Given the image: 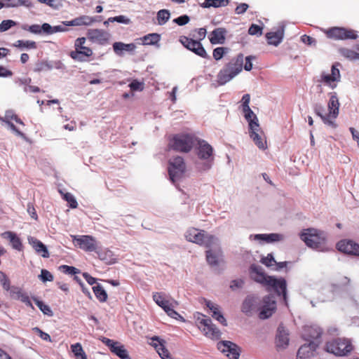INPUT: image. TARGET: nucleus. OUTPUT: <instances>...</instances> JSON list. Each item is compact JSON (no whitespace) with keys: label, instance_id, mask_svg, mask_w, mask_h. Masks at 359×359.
Returning <instances> with one entry per match:
<instances>
[{"label":"nucleus","instance_id":"obj_3","mask_svg":"<svg viewBox=\"0 0 359 359\" xmlns=\"http://www.w3.org/2000/svg\"><path fill=\"white\" fill-rule=\"evenodd\" d=\"M196 138L188 133L176 134L170 138L168 147L175 151L189 153L194 146Z\"/></svg>","mask_w":359,"mask_h":359},{"label":"nucleus","instance_id":"obj_23","mask_svg":"<svg viewBox=\"0 0 359 359\" xmlns=\"http://www.w3.org/2000/svg\"><path fill=\"white\" fill-rule=\"evenodd\" d=\"M244 116L249 123L250 130H260L258 118L251 109L243 110Z\"/></svg>","mask_w":359,"mask_h":359},{"label":"nucleus","instance_id":"obj_61","mask_svg":"<svg viewBox=\"0 0 359 359\" xmlns=\"http://www.w3.org/2000/svg\"><path fill=\"white\" fill-rule=\"evenodd\" d=\"M250 94H245L243 97H242V100H241V107H242V110H244V109H250V106H249V104H250Z\"/></svg>","mask_w":359,"mask_h":359},{"label":"nucleus","instance_id":"obj_24","mask_svg":"<svg viewBox=\"0 0 359 359\" xmlns=\"http://www.w3.org/2000/svg\"><path fill=\"white\" fill-rule=\"evenodd\" d=\"M288 333L284 327L280 325L276 336V345L278 347L285 348L289 343Z\"/></svg>","mask_w":359,"mask_h":359},{"label":"nucleus","instance_id":"obj_11","mask_svg":"<svg viewBox=\"0 0 359 359\" xmlns=\"http://www.w3.org/2000/svg\"><path fill=\"white\" fill-rule=\"evenodd\" d=\"M91 251L94 252L96 256L106 264L110 265L118 262V255L109 248L100 246L93 237H91Z\"/></svg>","mask_w":359,"mask_h":359},{"label":"nucleus","instance_id":"obj_51","mask_svg":"<svg viewBox=\"0 0 359 359\" xmlns=\"http://www.w3.org/2000/svg\"><path fill=\"white\" fill-rule=\"evenodd\" d=\"M39 278H40V279L43 282L53 281V274L50 271L46 270V269H42L41 270V274L39 276Z\"/></svg>","mask_w":359,"mask_h":359},{"label":"nucleus","instance_id":"obj_22","mask_svg":"<svg viewBox=\"0 0 359 359\" xmlns=\"http://www.w3.org/2000/svg\"><path fill=\"white\" fill-rule=\"evenodd\" d=\"M1 236L4 238L9 240L13 249L18 251H21L22 250L23 246L21 240L15 233L13 231H5L1 234Z\"/></svg>","mask_w":359,"mask_h":359},{"label":"nucleus","instance_id":"obj_58","mask_svg":"<svg viewBox=\"0 0 359 359\" xmlns=\"http://www.w3.org/2000/svg\"><path fill=\"white\" fill-rule=\"evenodd\" d=\"M261 262L266 265V266H271L274 263H276V261L272 255V254H268L266 257H264L262 258Z\"/></svg>","mask_w":359,"mask_h":359},{"label":"nucleus","instance_id":"obj_57","mask_svg":"<svg viewBox=\"0 0 359 359\" xmlns=\"http://www.w3.org/2000/svg\"><path fill=\"white\" fill-rule=\"evenodd\" d=\"M189 17L187 15H181L173 20V22L180 26H183L189 22Z\"/></svg>","mask_w":359,"mask_h":359},{"label":"nucleus","instance_id":"obj_8","mask_svg":"<svg viewBox=\"0 0 359 359\" xmlns=\"http://www.w3.org/2000/svg\"><path fill=\"white\" fill-rule=\"evenodd\" d=\"M328 39L333 40H355L358 38L357 32L344 27H332L323 30Z\"/></svg>","mask_w":359,"mask_h":359},{"label":"nucleus","instance_id":"obj_1","mask_svg":"<svg viewBox=\"0 0 359 359\" xmlns=\"http://www.w3.org/2000/svg\"><path fill=\"white\" fill-rule=\"evenodd\" d=\"M250 273L252 279L266 287L268 291L273 290L278 296L282 295L287 304V284L284 278H276L267 276L262 271V267L256 264L251 265Z\"/></svg>","mask_w":359,"mask_h":359},{"label":"nucleus","instance_id":"obj_16","mask_svg":"<svg viewBox=\"0 0 359 359\" xmlns=\"http://www.w3.org/2000/svg\"><path fill=\"white\" fill-rule=\"evenodd\" d=\"M101 341L109 348L110 351L121 359H131L128 351L119 341H114L107 337H102Z\"/></svg>","mask_w":359,"mask_h":359},{"label":"nucleus","instance_id":"obj_28","mask_svg":"<svg viewBox=\"0 0 359 359\" xmlns=\"http://www.w3.org/2000/svg\"><path fill=\"white\" fill-rule=\"evenodd\" d=\"M30 243L36 252L39 254H41L43 257L48 258L49 257L47 248L41 241L36 238H32Z\"/></svg>","mask_w":359,"mask_h":359},{"label":"nucleus","instance_id":"obj_12","mask_svg":"<svg viewBox=\"0 0 359 359\" xmlns=\"http://www.w3.org/2000/svg\"><path fill=\"white\" fill-rule=\"evenodd\" d=\"M168 165L170 179L174 183L184 175L186 171V164L184 158L177 156L170 159Z\"/></svg>","mask_w":359,"mask_h":359},{"label":"nucleus","instance_id":"obj_25","mask_svg":"<svg viewBox=\"0 0 359 359\" xmlns=\"http://www.w3.org/2000/svg\"><path fill=\"white\" fill-rule=\"evenodd\" d=\"M152 339L158 342V344H154V347L162 359H172L168 350L164 345L165 341L163 340H160L158 337H155Z\"/></svg>","mask_w":359,"mask_h":359},{"label":"nucleus","instance_id":"obj_14","mask_svg":"<svg viewBox=\"0 0 359 359\" xmlns=\"http://www.w3.org/2000/svg\"><path fill=\"white\" fill-rule=\"evenodd\" d=\"M180 41L186 48L192 51L196 55L203 58L210 57L203 45L198 41L185 36H182L180 38Z\"/></svg>","mask_w":359,"mask_h":359},{"label":"nucleus","instance_id":"obj_6","mask_svg":"<svg viewBox=\"0 0 359 359\" xmlns=\"http://www.w3.org/2000/svg\"><path fill=\"white\" fill-rule=\"evenodd\" d=\"M185 237L188 241L203 245L207 248H211L216 240L214 236L205 233V231L196 228L189 229L186 232Z\"/></svg>","mask_w":359,"mask_h":359},{"label":"nucleus","instance_id":"obj_43","mask_svg":"<svg viewBox=\"0 0 359 359\" xmlns=\"http://www.w3.org/2000/svg\"><path fill=\"white\" fill-rule=\"evenodd\" d=\"M86 41V39L85 37L78 38L74 43L75 50H84L85 52H90V48L84 45Z\"/></svg>","mask_w":359,"mask_h":359},{"label":"nucleus","instance_id":"obj_40","mask_svg":"<svg viewBox=\"0 0 359 359\" xmlns=\"http://www.w3.org/2000/svg\"><path fill=\"white\" fill-rule=\"evenodd\" d=\"M161 39L160 34L157 33L149 34L142 38L144 45H154L159 42Z\"/></svg>","mask_w":359,"mask_h":359},{"label":"nucleus","instance_id":"obj_37","mask_svg":"<svg viewBox=\"0 0 359 359\" xmlns=\"http://www.w3.org/2000/svg\"><path fill=\"white\" fill-rule=\"evenodd\" d=\"M255 237L256 238L261 239L266 243L279 241L283 238V236L278 233L257 234Z\"/></svg>","mask_w":359,"mask_h":359},{"label":"nucleus","instance_id":"obj_18","mask_svg":"<svg viewBox=\"0 0 359 359\" xmlns=\"http://www.w3.org/2000/svg\"><path fill=\"white\" fill-rule=\"evenodd\" d=\"M337 249L345 254L359 257V244L351 240H342L337 243Z\"/></svg>","mask_w":359,"mask_h":359},{"label":"nucleus","instance_id":"obj_41","mask_svg":"<svg viewBox=\"0 0 359 359\" xmlns=\"http://www.w3.org/2000/svg\"><path fill=\"white\" fill-rule=\"evenodd\" d=\"M71 349L76 359H87V356L79 343L72 344Z\"/></svg>","mask_w":359,"mask_h":359},{"label":"nucleus","instance_id":"obj_39","mask_svg":"<svg viewBox=\"0 0 359 359\" xmlns=\"http://www.w3.org/2000/svg\"><path fill=\"white\" fill-rule=\"evenodd\" d=\"M90 18L88 16H81L76 18L71 21H66L63 23L67 26H81L83 25H88Z\"/></svg>","mask_w":359,"mask_h":359},{"label":"nucleus","instance_id":"obj_56","mask_svg":"<svg viewBox=\"0 0 359 359\" xmlns=\"http://www.w3.org/2000/svg\"><path fill=\"white\" fill-rule=\"evenodd\" d=\"M18 300H20L22 302L25 303L27 306L34 309V306L32 305L29 299V295L24 291L22 292L21 295H20V297Z\"/></svg>","mask_w":359,"mask_h":359},{"label":"nucleus","instance_id":"obj_10","mask_svg":"<svg viewBox=\"0 0 359 359\" xmlns=\"http://www.w3.org/2000/svg\"><path fill=\"white\" fill-rule=\"evenodd\" d=\"M197 156L200 159L205 160L207 162L204 163L203 170H206L211 168L212 163L214 160L213 148L205 140H197Z\"/></svg>","mask_w":359,"mask_h":359},{"label":"nucleus","instance_id":"obj_54","mask_svg":"<svg viewBox=\"0 0 359 359\" xmlns=\"http://www.w3.org/2000/svg\"><path fill=\"white\" fill-rule=\"evenodd\" d=\"M252 299L251 297H247L243 303L242 310L245 313H248L251 311L252 307Z\"/></svg>","mask_w":359,"mask_h":359},{"label":"nucleus","instance_id":"obj_59","mask_svg":"<svg viewBox=\"0 0 359 359\" xmlns=\"http://www.w3.org/2000/svg\"><path fill=\"white\" fill-rule=\"evenodd\" d=\"M212 316L215 319L218 320L222 325H223L224 326L227 325L226 320L225 318L223 316V315L221 313L219 310L217 311H214V313H212Z\"/></svg>","mask_w":359,"mask_h":359},{"label":"nucleus","instance_id":"obj_20","mask_svg":"<svg viewBox=\"0 0 359 359\" xmlns=\"http://www.w3.org/2000/svg\"><path fill=\"white\" fill-rule=\"evenodd\" d=\"M318 344L314 341H309L300 346L297 351V358L300 359L309 358L313 356Z\"/></svg>","mask_w":359,"mask_h":359},{"label":"nucleus","instance_id":"obj_33","mask_svg":"<svg viewBox=\"0 0 359 359\" xmlns=\"http://www.w3.org/2000/svg\"><path fill=\"white\" fill-rule=\"evenodd\" d=\"M69 56L75 61L84 62L88 60L90 52L74 50L69 53Z\"/></svg>","mask_w":359,"mask_h":359},{"label":"nucleus","instance_id":"obj_50","mask_svg":"<svg viewBox=\"0 0 359 359\" xmlns=\"http://www.w3.org/2000/svg\"><path fill=\"white\" fill-rule=\"evenodd\" d=\"M8 292H10V296L12 299L18 300L23 290L19 287L12 286Z\"/></svg>","mask_w":359,"mask_h":359},{"label":"nucleus","instance_id":"obj_4","mask_svg":"<svg viewBox=\"0 0 359 359\" xmlns=\"http://www.w3.org/2000/svg\"><path fill=\"white\" fill-rule=\"evenodd\" d=\"M354 347L350 339L346 338H337L327 341L325 350L336 356H347L353 350Z\"/></svg>","mask_w":359,"mask_h":359},{"label":"nucleus","instance_id":"obj_64","mask_svg":"<svg viewBox=\"0 0 359 359\" xmlns=\"http://www.w3.org/2000/svg\"><path fill=\"white\" fill-rule=\"evenodd\" d=\"M109 20L111 22L116 21L117 22L123 23V24H128L130 22V20L124 15H118V16H116L114 18H111L109 19Z\"/></svg>","mask_w":359,"mask_h":359},{"label":"nucleus","instance_id":"obj_9","mask_svg":"<svg viewBox=\"0 0 359 359\" xmlns=\"http://www.w3.org/2000/svg\"><path fill=\"white\" fill-rule=\"evenodd\" d=\"M329 95L330 100L327 103L329 112L326 113V116L324 117V123L332 128H336L337 125L335 123V119L337 118L339 113L340 104L337 93H330Z\"/></svg>","mask_w":359,"mask_h":359},{"label":"nucleus","instance_id":"obj_48","mask_svg":"<svg viewBox=\"0 0 359 359\" xmlns=\"http://www.w3.org/2000/svg\"><path fill=\"white\" fill-rule=\"evenodd\" d=\"M16 25L17 22L15 21L12 20H4L0 24V29H1V32H6Z\"/></svg>","mask_w":359,"mask_h":359},{"label":"nucleus","instance_id":"obj_31","mask_svg":"<svg viewBox=\"0 0 359 359\" xmlns=\"http://www.w3.org/2000/svg\"><path fill=\"white\" fill-rule=\"evenodd\" d=\"M6 8L25 6L26 8H31L33 6V3L30 0H4Z\"/></svg>","mask_w":359,"mask_h":359},{"label":"nucleus","instance_id":"obj_34","mask_svg":"<svg viewBox=\"0 0 359 359\" xmlns=\"http://www.w3.org/2000/svg\"><path fill=\"white\" fill-rule=\"evenodd\" d=\"M229 4V0H205L201 6L203 8H219L226 6Z\"/></svg>","mask_w":359,"mask_h":359},{"label":"nucleus","instance_id":"obj_63","mask_svg":"<svg viewBox=\"0 0 359 359\" xmlns=\"http://www.w3.org/2000/svg\"><path fill=\"white\" fill-rule=\"evenodd\" d=\"M324 107L320 104H316L314 107V111L318 116L320 117L323 122L324 123V117L326 116V114H323Z\"/></svg>","mask_w":359,"mask_h":359},{"label":"nucleus","instance_id":"obj_60","mask_svg":"<svg viewBox=\"0 0 359 359\" xmlns=\"http://www.w3.org/2000/svg\"><path fill=\"white\" fill-rule=\"evenodd\" d=\"M33 330L34 331V332H36V334H39V336L43 340L46 341H51V338H50V336L46 333V332H43L41 329H39V327H34L33 329Z\"/></svg>","mask_w":359,"mask_h":359},{"label":"nucleus","instance_id":"obj_62","mask_svg":"<svg viewBox=\"0 0 359 359\" xmlns=\"http://www.w3.org/2000/svg\"><path fill=\"white\" fill-rule=\"evenodd\" d=\"M244 281L242 279L233 280L231 282L230 287L232 290H235L243 287Z\"/></svg>","mask_w":359,"mask_h":359},{"label":"nucleus","instance_id":"obj_26","mask_svg":"<svg viewBox=\"0 0 359 359\" xmlns=\"http://www.w3.org/2000/svg\"><path fill=\"white\" fill-rule=\"evenodd\" d=\"M266 38L269 44L277 46L283 40V29L268 32L266 34Z\"/></svg>","mask_w":359,"mask_h":359},{"label":"nucleus","instance_id":"obj_38","mask_svg":"<svg viewBox=\"0 0 359 359\" xmlns=\"http://www.w3.org/2000/svg\"><path fill=\"white\" fill-rule=\"evenodd\" d=\"M170 18V13L167 9H161L158 11L156 15L157 23L159 25H165Z\"/></svg>","mask_w":359,"mask_h":359},{"label":"nucleus","instance_id":"obj_52","mask_svg":"<svg viewBox=\"0 0 359 359\" xmlns=\"http://www.w3.org/2000/svg\"><path fill=\"white\" fill-rule=\"evenodd\" d=\"M41 3L46 4V5L53 8H58L62 6V2L60 0H38Z\"/></svg>","mask_w":359,"mask_h":359},{"label":"nucleus","instance_id":"obj_7","mask_svg":"<svg viewBox=\"0 0 359 359\" xmlns=\"http://www.w3.org/2000/svg\"><path fill=\"white\" fill-rule=\"evenodd\" d=\"M195 318L198 328L204 332L205 336L212 339H219L221 332L215 325L212 324L210 318L201 313H197Z\"/></svg>","mask_w":359,"mask_h":359},{"label":"nucleus","instance_id":"obj_2","mask_svg":"<svg viewBox=\"0 0 359 359\" xmlns=\"http://www.w3.org/2000/svg\"><path fill=\"white\" fill-rule=\"evenodd\" d=\"M243 55L240 53L226 64L218 73L217 82L219 84L224 85L238 75L243 69Z\"/></svg>","mask_w":359,"mask_h":359},{"label":"nucleus","instance_id":"obj_44","mask_svg":"<svg viewBox=\"0 0 359 359\" xmlns=\"http://www.w3.org/2000/svg\"><path fill=\"white\" fill-rule=\"evenodd\" d=\"M229 48L225 47H217L213 50L212 56L215 60H219L228 52Z\"/></svg>","mask_w":359,"mask_h":359},{"label":"nucleus","instance_id":"obj_30","mask_svg":"<svg viewBox=\"0 0 359 359\" xmlns=\"http://www.w3.org/2000/svg\"><path fill=\"white\" fill-rule=\"evenodd\" d=\"M113 48L114 52L117 55H121L123 50L126 51H133L135 48V45L134 43H128L126 44L122 42H115L113 44Z\"/></svg>","mask_w":359,"mask_h":359},{"label":"nucleus","instance_id":"obj_15","mask_svg":"<svg viewBox=\"0 0 359 359\" xmlns=\"http://www.w3.org/2000/svg\"><path fill=\"white\" fill-rule=\"evenodd\" d=\"M339 63H336L332 66L331 73L323 72L320 75V81L326 86H328L332 89L337 87V83L340 81L341 74L338 68Z\"/></svg>","mask_w":359,"mask_h":359},{"label":"nucleus","instance_id":"obj_29","mask_svg":"<svg viewBox=\"0 0 359 359\" xmlns=\"http://www.w3.org/2000/svg\"><path fill=\"white\" fill-rule=\"evenodd\" d=\"M259 130H250V136L255 144L261 149L266 148V141L264 137L258 133Z\"/></svg>","mask_w":359,"mask_h":359},{"label":"nucleus","instance_id":"obj_21","mask_svg":"<svg viewBox=\"0 0 359 359\" xmlns=\"http://www.w3.org/2000/svg\"><path fill=\"white\" fill-rule=\"evenodd\" d=\"M226 30L224 28L219 27L215 29L209 34V40L212 44H223L225 41Z\"/></svg>","mask_w":359,"mask_h":359},{"label":"nucleus","instance_id":"obj_53","mask_svg":"<svg viewBox=\"0 0 359 359\" xmlns=\"http://www.w3.org/2000/svg\"><path fill=\"white\" fill-rule=\"evenodd\" d=\"M248 33L250 35H262V28L257 25L252 24L249 27Z\"/></svg>","mask_w":359,"mask_h":359},{"label":"nucleus","instance_id":"obj_47","mask_svg":"<svg viewBox=\"0 0 359 359\" xmlns=\"http://www.w3.org/2000/svg\"><path fill=\"white\" fill-rule=\"evenodd\" d=\"M206 259L208 264L212 266H217L218 264L217 256L210 250L206 251Z\"/></svg>","mask_w":359,"mask_h":359},{"label":"nucleus","instance_id":"obj_13","mask_svg":"<svg viewBox=\"0 0 359 359\" xmlns=\"http://www.w3.org/2000/svg\"><path fill=\"white\" fill-rule=\"evenodd\" d=\"M154 301L161 306L165 312L171 318L178 319L182 317L174 309L172 303L170 302L163 292H155L153 294Z\"/></svg>","mask_w":359,"mask_h":359},{"label":"nucleus","instance_id":"obj_35","mask_svg":"<svg viewBox=\"0 0 359 359\" xmlns=\"http://www.w3.org/2000/svg\"><path fill=\"white\" fill-rule=\"evenodd\" d=\"M12 46L20 50L24 48L36 49L37 48L36 43L34 41L18 40Z\"/></svg>","mask_w":359,"mask_h":359},{"label":"nucleus","instance_id":"obj_36","mask_svg":"<svg viewBox=\"0 0 359 359\" xmlns=\"http://www.w3.org/2000/svg\"><path fill=\"white\" fill-rule=\"evenodd\" d=\"M339 53L344 57L349 60H355L359 59V53L349 48H340L339 49Z\"/></svg>","mask_w":359,"mask_h":359},{"label":"nucleus","instance_id":"obj_49","mask_svg":"<svg viewBox=\"0 0 359 359\" xmlns=\"http://www.w3.org/2000/svg\"><path fill=\"white\" fill-rule=\"evenodd\" d=\"M60 271L63 273L70 275H75L79 273L80 271L78 269L67 265H62L60 266Z\"/></svg>","mask_w":359,"mask_h":359},{"label":"nucleus","instance_id":"obj_17","mask_svg":"<svg viewBox=\"0 0 359 359\" xmlns=\"http://www.w3.org/2000/svg\"><path fill=\"white\" fill-rule=\"evenodd\" d=\"M217 348L229 359H238L240 355L239 347L229 341H222L217 344Z\"/></svg>","mask_w":359,"mask_h":359},{"label":"nucleus","instance_id":"obj_45","mask_svg":"<svg viewBox=\"0 0 359 359\" xmlns=\"http://www.w3.org/2000/svg\"><path fill=\"white\" fill-rule=\"evenodd\" d=\"M60 192L63 196V198L69 204L70 208H76L77 207V202L72 194H63L61 191H60Z\"/></svg>","mask_w":359,"mask_h":359},{"label":"nucleus","instance_id":"obj_46","mask_svg":"<svg viewBox=\"0 0 359 359\" xmlns=\"http://www.w3.org/2000/svg\"><path fill=\"white\" fill-rule=\"evenodd\" d=\"M0 282L5 290L8 292L11 290L12 287L11 286V281L8 276L2 271H0Z\"/></svg>","mask_w":359,"mask_h":359},{"label":"nucleus","instance_id":"obj_5","mask_svg":"<svg viewBox=\"0 0 359 359\" xmlns=\"http://www.w3.org/2000/svg\"><path fill=\"white\" fill-rule=\"evenodd\" d=\"M306 245L313 249L321 250L325 241L323 232L315 229H308L300 235Z\"/></svg>","mask_w":359,"mask_h":359},{"label":"nucleus","instance_id":"obj_42","mask_svg":"<svg viewBox=\"0 0 359 359\" xmlns=\"http://www.w3.org/2000/svg\"><path fill=\"white\" fill-rule=\"evenodd\" d=\"M33 300L39 308V309L45 314L48 316H52L53 313L49 306L45 304L42 301L39 300L38 299L33 297Z\"/></svg>","mask_w":359,"mask_h":359},{"label":"nucleus","instance_id":"obj_19","mask_svg":"<svg viewBox=\"0 0 359 359\" xmlns=\"http://www.w3.org/2000/svg\"><path fill=\"white\" fill-rule=\"evenodd\" d=\"M264 305L259 314L261 319H266L272 316L276 309V302L273 297L266 296L263 299Z\"/></svg>","mask_w":359,"mask_h":359},{"label":"nucleus","instance_id":"obj_32","mask_svg":"<svg viewBox=\"0 0 359 359\" xmlns=\"http://www.w3.org/2000/svg\"><path fill=\"white\" fill-rule=\"evenodd\" d=\"M92 290L96 297V298L100 302H105L108 298V295L105 290L103 288L102 286L97 284V285H95L92 287Z\"/></svg>","mask_w":359,"mask_h":359},{"label":"nucleus","instance_id":"obj_55","mask_svg":"<svg viewBox=\"0 0 359 359\" xmlns=\"http://www.w3.org/2000/svg\"><path fill=\"white\" fill-rule=\"evenodd\" d=\"M195 32L197 33L196 35L193 34V36L196 39L197 41L201 42V41L203 40L206 36V29L205 28H199L196 29L194 30Z\"/></svg>","mask_w":359,"mask_h":359},{"label":"nucleus","instance_id":"obj_27","mask_svg":"<svg viewBox=\"0 0 359 359\" xmlns=\"http://www.w3.org/2000/svg\"><path fill=\"white\" fill-rule=\"evenodd\" d=\"M73 243L75 246H78L85 250H90V236H72Z\"/></svg>","mask_w":359,"mask_h":359}]
</instances>
